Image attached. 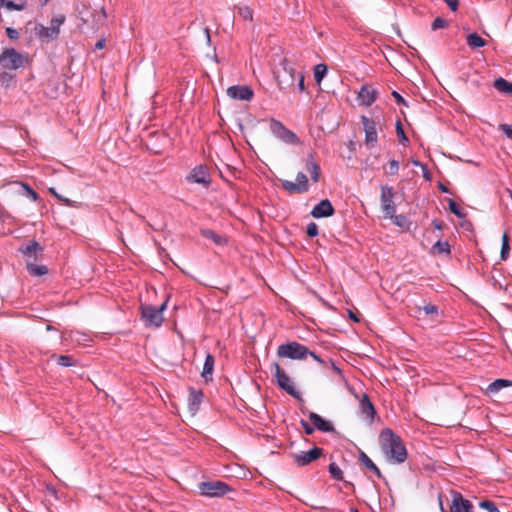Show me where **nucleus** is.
<instances>
[{
  "mask_svg": "<svg viewBox=\"0 0 512 512\" xmlns=\"http://www.w3.org/2000/svg\"><path fill=\"white\" fill-rule=\"evenodd\" d=\"M381 448L391 463L401 464L408 453L401 437L390 428H384L379 435Z\"/></svg>",
  "mask_w": 512,
  "mask_h": 512,
  "instance_id": "nucleus-1",
  "label": "nucleus"
},
{
  "mask_svg": "<svg viewBox=\"0 0 512 512\" xmlns=\"http://www.w3.org/2000/svg\"><path fill=\"white\" fill-rule=\"evenodd\" d=\"M169 297L158 307L151 304H141V318L146 327H160L164 321L163 311L167 307Z\"/></svg>",
  "mask_w": 512,
  "mask_h": 512,
  "instance_id": "nucleus-2",
  "label": "nucleus"
},
{
  "mask_svg": "<svg viewBox=\"0 0 512 512\" xmlns=\"http://www.w3.org/2000/svg\"><path fill=\"white\" fill-rule=\"evenodd\" d=\"M280 67L276 72V81L280 90H288L295 85L297 79V73L295 67L289 62L287 58H284L280 62Z\"/></svg>",
  "mask_w": 512,
  "mask_h": 512,
  "instance_id": "nucleus-3",
  "label": "nucleus"
},
{
  "mask_svg": "<svg viewBox=\"0 0 512 512\" xmlns=\"http://www.w3.org/2000/svg\"><path fill=\"white\" fill-rule=\"evenodd\" d=\"M65 20V15L61 14L51 19L49 27H46L43 24H36L34 27V33L42 41L49 42L56 40L60 34V27L64 24Z\"/></svg>",
  "mask_w": 512,
  "mask_h": 512,
  "instance_id": "nucleus-4",
  "label": "nucleus"
},
{
  "mask_svg": "<svg viewBox=\"0 0 512 512\" xmlns=\"http://www.w3.org/2000/svg\"><path fill=\"white\" fill-rule=\"evenodd\" d=\"M272 370H274V377L276 378L277 385L280 389L284 390L287 394L292 396L298 401H303L301 393L292 384L290 377L280 367L277 362L272 364Z\"/></svg>",
  "mask_w": 512,
  "mask_h": 512,
  "instance_id": "nucleus-5",
  "label": "nucleus"
},
{
  "mask_svg": "<svg viewBox=\"0 0 512 512\" xmlns=\"http://www.w3.org/2000/svg\"><path fill=\"white\" fill-rule=\"evenodd\" d=\"M310 353V350L303 344L291 341L282 344L277 349V355L279 357L289 358L292 360H304Z\"/></svg>",
  "mask_w": 512,
  "mask_h": 512,
  "instance_id": "nucleus-6",
  "label": "nucleus"
},
{
  "mask_svg": "<svg viewBox=\"0 0 512 512\" xmlns=\"http://www.w3.org/2000/svg\"><path fill=\"white\" fill-rule=\"evenodd\" d=\"M271 133L286 144L299 145L301 143L299 137L290 129L286 128L284 124L274 118L270 119Z\"/></svg>",
  "mask_w": 512,
  "mask_h": 512,
  "instance_id": "nucleus-7",
  "label": "nucleus"
},
{
  "mask_svg": "<svg viewBox=\"0 0 512 512\" xmlns=\"http://www.w3.org/2000/svg\"><path fill=\"white\" fill-rule=\"evenodd\" d=\"M198 488L200 494L207 497H222L233 490L226 482L220 480L201 482Z\"/></svg>",
  "mask_w": 512,
  "mask_h": 512,
  "instance_id": "nucleus-8",
  "label": "nucleus"
},
{
  "mask_svg": "<svg viewBox=\"0 0 512 512\" xmlns=\"http://www.w3.org/2000/svg\"><path fill=\"white\" fill-rule=\"evenodd\" d=\"M0 65L5 69L16 70L24 66V56L14 48L4 49L0 54Z\"/></svg>",
  "mask_w": 512,
  "mask_h": 512,
  "instance_id": "nucleus-9",
  "label": "nucleus"
},
{
  "mask_svg": "<svg viewBox=\"0 0 512 512\" xmlns=\"http://www.w3.org/2000/svg\"><path fill=\"white\" fill-rule=\"evenodd\" d=\"M186 180L189 183H197L205 188H208L212 182L211 176L209 173V168L207 165H197L195 166L191 172L186 176Z\"/></svg>",
  "mask_w": 512,
  "mask_h": 512,
  "instance_id": "nucleus-10",
  "label": "nucleus"
},
{
  "mask_svg": "<svg viewBox=\"0 0 512 512\" xmlns=\"http://www.w3.org/2000/svg\"><path fill=\"white\" fill-rule=\"evenodd\" d=\"M395 191L392 186H381V208L385 217H392L396 213V205L394 203Z\"/></svg>",
  "mask_w": 512,
  "mask_h": 512,
  "instance_id": "nucleus-11",
  "label": "nucleus"
},
{
  "mask_svg": "<svg viewBox=\"0 0 512 512\" xmlns=\"http://www.w3.org/2000/svg\"><path fill=\"white\" fill-rule=\"evenodd\" d=\"M323 455V449L317 446H314L309 451H300L298 453H291V457L294 460V463L298 467H304L312 463L313 461L319 459Z\"/></svg>",
  "mask_w": 512,
  "mask_h": 512,
  "instance_id": "nucleus-12",
  "label": "nucleus"
},
{
  "mask_svg": "<svg viewBox=\"0 0 512 512\" xmlns=\"http://www.w3.org/2000/svg\"><path fill=\"white\" fill-rule=\"evenodd\" d=\"M361 123L365 132L364 143L367 148L372 149L378 143V133L376 129V122L367 116H361Z\"/></svg>",
  "mask_w": 512,
  "mask_h": 512,
  "instance_id": "nucleus-13",
  "label": "nucleus"
},
{
  "mask_svg": "<svg viewBox=\"0 0 512 512\" xmlns=\"http://www.w3.org/2000/svg\"><path fill=\"white\" fill-rule=\"evenodd\" d=\"M18 251L26 256L27 260H31L34 263L41 261L44 256V248L36 240H30L27 244L21 245Z\"/></svg>",
  "mask_w": 512,
  "mask_h": 512,
  "instance_id": "nucleus-14",
  "label": "nucleus"
},
{
  "mask_svg": "<svg viewBox=\"0 0 512 512\" xmlns=\"http://www.w3.org/2000/svg\"><path fill=\"white\" fill-rule=\"evenodd\" d=\"M227 95L235 100L250 101L254 96V91L248 85H233L227 89Z\"/></svg>",
  "mask_w": 512,
  "mask_h": 512,
  "instance_id": "nucleus-15",
  "label": "nucleus"
},
{
  "mask_svg": "<svg viewBox=\"0 0 512 512\" xmlns=\"http://www.w3.org/2000/svg\"><path fill=\"white\" fill-rule=\"evenodd\" d=\"M377 96L378 91L371 85L365 84L362 85L360 91L358 92L357 99L360 105L369 107L376 101Z\"/></svg>",
  "mask_w": 512,
  "mask_h": 512,
  "instance_id": "nucleus-16",
  "label": "nucleus"
},
{
  "mask_svg": "<svg viewBox=\"0 0 512 512\" xmlns=\"http://www.w3.org/2000/svg\"><path fill=\"white\" fill-rule=\"evenodd\" d=\"M335 213V209L328 199L321 200L311 210V216L314 218L330 217Z\"/></svg>",
  "mask_w": 512,
  "mask_h": 512,
  "instance_id": "nucleus-17",
  "label": "nucleus"
},
{
  "mask_svg": "<svg viewBox=\"0 0 512 512\" xmlns=\"http://www.w3.org/2000/svg\"><path fill=\"white\" fill-rule=\"evenodd\" d=\"M450 512H473V505L469 500L463 498L461 493L455 492Z\"/></svg>",
  "mask_w": 512,
  "mask_h": 512,
  "instance_id": "nucleus-18",
  "label": "nucleus"
},
{
  "mask_svg": "<svg viewBox=\"0 0 512 512\" xmlns=\"http://www.w3.org/2000/svg\"><path fill=\"white\" fill-rule=\"evenodd\" d=\"M308 418L310 422L314 425V428L321 432L329 433L335 431V428L330 421L325 420L315 412H308Z\"/></svg>",
  "mask_w": 512,
  "mask_h": 512,
  "instance_id": "nucleus-19",
  "label": "nucleus"
},
{
  "mask_svg": "<svg viewBox=\"0 0 512 512\" xmlns=\"http://www.w3.org/2000/svg\"><path fill=\"white\" fill-rule=\"evenodd\" d=\"M359 410H360V413L369 422L373 421V419L376 415V409L367 394L362 395V398L360 399V402H359Z\"/></svg>",
  "mask_w": 512,
  "mask_h": 512,
  "instance_id": "nucleus-20",
  "label": "nucleus"
},
{
  "mask_svg": "<svg viewBox=\"0 0 512 512\" xmlns=\"http://www.w3.org/2000/svg\"><path fill=\"white\" fill-rule=\"evenodd\" d=\"M306 170L311 174V178L314 182H318L320 178V166L315 161L312 154H309L305 159Z\"/></svg>",
  "mask_w": 512,
  "mask_h": 512,
  "instance_id": "nucleus-21",
  "label": "nucleus"
},
{
  "mask_svg": "<svg viewBox=\"0 0 512 512\" xmlns=\"http://www.w3.org/2000/svg\"><path fill=\"white\" fill-rule=\"evenodd\" d=\"M359 462L369 471L373 472L379 479L383 478V475L380 469L375 465V463L367 456V454L363 451L359 452L358 456Z\"/></svg>",
  "mask_w": 512,
  "mask_h": 512,
  "instance_id": "nucleus-22",
  "label": "nucleus"
},
{
  "mask_svg": "<svg viewBox=\"0 0 512 512\" xmlns=\"http://www.w3.org/2000/svg\"><path fill=\"white\" fill-rule=\"evenodd\" d=\"M203 397H204V393L202 390H197L193 387H190L189 388V399H188L189 400V409L191 411L198 410Z\"/></svg>",
  "mask_w": 512,
  "mask_h": 512,
  "instance_id": "nucleus-23",
  "label": "nucleus"
},
{
  "mask_svg": "<svg viewBox=\"0 0 512 512\" xmlns=\"http://www.w3.org/2000/svg\"><path fill=\"white\" fill-rule=\"evenodd\" d=\"M200 234L211 241H213L218 246H224L227 244V238L216 233L215 231L211 229H201Z\"/></svg>",
  "mask_w": 512,
  "mask_h": 512,
  "instance_id": "nucleus-24",
  "label": "nucleus"
},
{
  "mask_svg": "<svg viewBox=\"0 0 512 512\" xmlns=\"http://www.w3.org/2000/svg\"><path fill=\"white\" fill-rule=\"evenodd\" d=\"M26 269L33 277H39L48 273V268L45 265H38L31 260H26Z\"/></svg>",
  "mask_w": 512,
  "mask_h": 512,
  "instance_id": "nucleus-25",
  "label": "nucleus"
},
{
  "mask_svg": "<svg viewBox=\"0 0 512 512\" xmlns=\"http://www.w3.org/2000/svg\"><path fill=\"white\" fill-rule=\"evenodd\" d=\"M214 364H215L214 356L212 354L208 353L205 357V362H204L203 371H202V377L205 379L206 382H208L209 380H212Z\"/></svg>",
  "mask_w": 512,
  "mask_h": 512,
  "instance_id": "nucleus-26",
  "label": "nucleus"
},
{
  "mask_svg": "<svg viewBox=\"0 0 512 512\" xmlns=\"http://www.w3.org/2000/svg\"><path fill=\"white\" fill-rule=\"evenodd\" d=\"M467 45L472 49L482 48L486 45V40L476 32L470 33L466 38Z\"/></svg>",
  "mask_w": 512,
  "mask_h": 512,
  "instance_id": "nucleus-27",
  "label": "nucleus"
},
{
  "mask_svg": "<svg viewBox=\"0 0 512 512\" xmlns=\"http://www.w3.org/2000/svg\"><path fill=\"white\" fill-rule=\"evenodd\" d=\"M431 253L434 255H450L451 246L447 241L438 240L431 248Z\"/></svg>",
  "mask_w": 512,
  "mask_h": 512,
  "instance_id": "nucleus-28",
  "label": "nucleus"
},
{
  "mask_svg": "<svg viewBox=\"0 0 512 512\" xmlns=\"http://www.w3.org/2000/svg\"><path fill=\"white\" fill-rule=\"evenodd\" d=\"M392 219L393 223L400 227L403 231H409L412 225V222L409 220V218L406 215L400 214L397 215L394 213V216L389 217Z\"/></svg>",
  "mask_w": 512,
  "mask_h": 512,
  "instance_id": "nucleus-29",
  "label": "nucleus"
},
{
  "mask_svg": "<svg viewBox=\"0 0 512 512\" xmlns=\"http://www.w3.org/2000/svg\"><path fill=\"white\" fill-rule=\"evenodd\" d=\"M0 5L8 10L21 11L25 9L27 0H0Z\"/></svg>",
  "mask_w": 512,
  "mask_h": 512,
  "instance_id": "nucleus-30",
  "label": "nucleus"
},
{
  "mask_svg": "<svg viewBox=\"0 0 512 512\" xmlns=\"http://www.w3.org/2000/svg\"><path fill=\"white\" fill-rule=\"evenodd\" d=\"M512 386V381L507 379H496L490 383L487 387V392L495 393L503 388Z\"/></svg>",
  "mask_w": 512,
  "mask_h": 512,
  "instance_id": "nucleus-31",
  "label": "nucleus"
},
{
  "mask_svg": "<svg viewBox=\"0 0 512 512\" xmlns=\"http://www.w3.org/2000/svg\"><path fill=\"white\" fill-rule=\"evenodd\" d=\"M494 88L504 94H512V82L504 78H498L494 81Z\"/></svg>",
  "mask_w": 512,
  "mask_h": 512,
  "instance_id": "nucleus-32",
  "label": "nucleus"
},
{
  "mask_svg": "<svg viewBox=\"0 0 512 512\" xmlns=\"http://www.w3.org/2000/svg\"><path fill=\"white\" fill-rule=\"evenodd\" d=\"M234 9L237 10L238 15L245 21H253L254 12L249 6L236 5Z\"/></svg>",
  "mask_w": 512,
  "mask_h": 512,
  "instance_id": "nucleus-33",
  "label": "nucleus"
},
{
  "mask_svg": "<svg viewBox=\"0 0 512 512\" xmlns=\"http://www.w3.org/2000/svg\"><path fill=\"white\" fill-rule=\"evenodd\" d=\"M15 184H18L23 189L22 194L31 198L33 201H37L39 199L38 193L27 183L25 182H15Z\"/></svg>",
  "mask_w": 512,
  "mask_h": 512,
  "instance_id": "nucleus-34",
  "label": "nucleus"
},
{
  "mask_svg": "<svg viewBox=\"0 0 512 512\" xmlns=\"http://www.w3.org/2000/svg\"><path fill=\"white\" fill-rule=\"evenodd\" d=\"M328 471L330 473V476L336 480V481H344V475L340 467L335 463L332 462L328 466Z\"/></svg>",
  "mask_w": 512,
  "mask_h": 512,
  "instance_id": "nucleus-35",
  "label": "nucleus"
},
{
  "mask_svg": "<svg viewBox=\"0 0 512 512\" xmlns=\"http://www.w3.org/2000/svg\"><path fill=\"white\" fill-rule=\"evenodd\" d=\"M327 71H328V66L323 63L317 64L314 67V78L318 84H320L322 79L325 77V75L327 74Z\"/></svg>",
  "mask_w": 512,
  "mask_h": 512,
  "instance_id": "nucleus-36",
  "label": "nucleus"
},
{
  "mask_svg": "<svg viewBox=\"0 0 512 512\" xmlns=\"http://www.w3.org/2000/svg\"><path fill=\"white\" fill-rule=\"evenodd\" d=\"M509 252H510L509 237H508L507 233L505 232L502 237L500 258L502 260H506L509 256Z\"/></svg>",
  "mask_w": 512,
  "mask_h": 512,
  "instance_id": "nucleus-37",
  "label": "nucleus"
},
{
  "mask_svg": "<svg viewBox=\"0 0 512 512\" xmlns=\"http://www.w3.org/2000/svg\"><path fill=\"white\" fill-rule=\"evenodd\" d=\"M281 186L289 193H304L297 183H294L289 180H282Z\"/></svg>",
  "mask_w": 512,
  "mask_h": 512,
  "instance_id": "nucleus-38",
  "label": "nucleus"
},
{
  "mask_svg": "<svg viewBox=\"0 0 512 512\" xmlns=\"http://www.w3.org/2000/svg\"><path fill=\"white\" fill-rule=\"evenodd\" d=\"M56 363L63 367H72L76 364V361L70 355H60L56 358Z\"/></svg>",
  "mask_w": 512,
  "mask_h": 512,
  "instance_id": "nucleus-39",
  "label": "nucleus"
},
{
  "mask_svg": "<svg viewBox=\"0 0 512 512\" xmlns=\"http://www.w3.org/2000/svg\"><path fill=\"white\" fill-rule=\"evenodd\" d=\"M448 205H449L450 212L453 213L455 216H457L458 218H465L466 217V213H464L459 208V206L457 205V203L453 199H448Z\"/></svg>",
  "mask_w": 512,
  "mask_h": 512,
  "instance_id": "nucleus-40",
  "label": "nucleus"
},
{
  "mask_svg": "<svg viewBox=\"0 0 512 512\" xmlns=\"http://www.w3.org/2000/svg\"><path fill=\"white\" fill-rule=\"evenodd\" d=\"M396 133H397L400 143H402L403 145H406L409 142V139L404 132V129H403V126H402V123L400 120H398L396 122Z\"/></svg>",
  "mask_w": 512,
  "mask_h": 512,
  "instance_id": "nucleus-41",
  "label": "nucleus"
},
{
  "mask_svg": "<svg viewBox=\"0 0 512 512\" xmlns=\"http://www.w3.org/2000/svg\"><path fill=\"white\" fill-rule=\"evenodd\" d=\"M296 181L303 192L308 191V178L303 172L296 175Z\"/></svg>",
  "mask_w": 512,
  "mask_h": 512,
  "instance_id": "nucleus-42",
  "label": "nucleus"
},
{
  "mask_svg": "<svg viewBox=\"0 0 512 512\" xmlns=\"http://www.w3.org/2000/svg\"><path fill=\"white\" fill-rule=\"evenodd\" d=\"M479 507L488 512H500L496 504L491 500H483L479 503Z\"/></svg>",
  "mask_w": 512,
  "mask_h": 512,
  "instance_id": "nucleus-43",
  "label": "nucleus"
},
{
  "mask_svg": "<svg viewBox=\"0 0 512 512\" xmlns=\"http://www.w3.org/2000/svg\"><path fill=\"white\" fill-rule=\"evenodd\" d=\"M449 26V22L441 17H437L434 19V21L431 24V29L433 31L438 29H444Z\"/></svg>",
  "mask_w": 512,
  "mask_h": 512,
  "instance_id": "nucleus-44",
  "label": "nucleus"
},
{
  "mask_svg": "<svg viewBox=\"0 0 512 512\" xmlns=\"http://www.w3.org/2000/svg\"><path fill=\"white\" fill-rule=\"evenodd\" d=\"M418 310H423L426 315L430 316H437L439 312L438 306L431 303L424 305L423 308L418 307Z\"/></svg>",
  "mask_w": 512,
  "mask_h": 512,
  "instance_id": "nucleus-45",
  "label": "nucleus"
},
{
  "mask_svg": "<svg viewBox=\"0 0 512 512\" xmlns=\"http://www.w3.org/2000/svg\"><path fill=\"white\" fill-rule=\"evenodd\" d=\"M399 172V162L398 160L392 159L388 163V169L386 170V173L390 176H395Z\"/></svg>",
  "mask_w": 512,
  "mask_h": 512,
  "instance_id": "nucleus-46",
  "label": "nucleus"
},
{
  "mask_svg": "<svg viewBox=\"0 0 512 512\" xmlns=\"http://www.w3.org/2000/svg\"><path fill=\"white\" fill-rule=\"evenodd\" d=\"M14 79V76L8 72L0 73V85L4 87L10 86Z\"/></svg>",
  "mask_w": 512,
  "mask_h": 512,
  "instance_id": "nucleus-47",
  "label": "nucleus"
},
{
  "mask_svg": "<svg viewBox=\"0 0 512 512\" xmlns=\"http://www.w3.org/2000/svg\"><path fill=\"white\" fill-rule=\"evenodd\" d=\"M306 234L310 238H314L319 234L318 226L314 222H310L306 228Z\"/></svg>",
  "mask_w": 512,
  "mask_h": 512,
  "instance_id": "nucleus-48",
  "label": "nucleus"
},
{
  "mask_svg": "<svg viewBox=\"0 0 512 512\" xmlns=\"http://www.w3.org/2000/svg\"><path fill=\"white\" fill-rule=\"evenodd\" d=\"M328 365L330 366L334 373H336L341 379H344L342 369L339 368L331 358H328L327 360V366Z\"/></svg>",
  "mask_w": 512,
  "mask_h": 512,
  "instance_id": "nucleus-49",
  "label": "nucleus"
},
{
  "mask_svg": "<svg viewBox=\"0 0 512 512\" xmlns=\"http://www.w3.org/2000/svg\"><path fill=\"white\" fill-rule=\"evenodd\" d=\"M300 424L302 428L304 429V432L306 435H312L315 431L314 425H310L307 421L301 419Z\"/></svg>",
  "mask_w": 512,
  "mask_h": 512,
  "instance_id": "nucleus-50",
  "label": "nucleus"
},
{
  "mask_svg": "<svg viewBox=\"0 0 512 512\" xmlns=\"http://www.w3.org/2000/svg\"><path fill=\"white\" fill-rule=\"evenodd\" d=\"M499 129L505 134V136L509 139H512V125L511 124H501Z\"/></svg>",
  "mask_w": 512,
  "mask_h": 512,
  "instance_id": "nucleus-51",
  "label": "nucleus"
},
{
  "mask_svg": "<svg viewBox=\"0 0 512 512\" xmlns=\"http://www.w3.org/2000/svg\"><path fill=\"white\" fill-rule=\"evenodd\" d=\"M6 35L11 40H17L19 38V32L16 29L12 28V27H7L6 28Z\"/></svg>",
  "mask_w": 512,
  "mask_h": 512,
  "instance_id": "nucleus-52",
  "label": "nucleus"
},
{
  "mask_svg": "<svg viewBox=\"0 0 512 512\" xmlns=\"http://www.w3.org/2000/svg\"><path fill=\"white\" fill-rule=\"evenodd\" d=\"M391 95L393 96L397 104L408 106L406 100L397 91H393Z\"/></svg>",
  "mask_w": 512,
  "mask_h": 512,
  "instance_id": "nucleus-53",
  "label": "nucleus"
},
{
  "mask_svg": "<svg viewBox=\"0 0 512 512\" xmlns=\"http://www.w3.org/2000/svg\"><path fill=\"white\" fill-rule=\"evenodd\" d=\"M297 79H298V89L300 92L305 91V85H304V74L302 72L297 73Z\"/></svg>",
  "mask_w": 512,
  "mask_h": 512,
  "instance_id": "nucleus-54",
  "label": "nucleus"
},
{
  "mask_svg": "<svg viewBox=\"0 0 512 512\" xmlns=\"http://www.w3.org/2000/svg\"><path fill=\"white\" fill-rule=\"evenodd\" d=\"M49 192L52 195H54L56 198H58L59 200L63 201L66 205H68V206L71 205V201L69 199L64 198L61 195H59V193L56 192L55 188H49Z\"/></svg>",
  "mask_w": 512,
  "mask_h": 512,
  "instance_id": "nucleus-55",
  "label": "nucleus"
},
{
  "mask_svg": "<svg viewBox=\"0 0 512 512\" xmlns=\"http://www.w3.org/2000/svg\"><path fill=\"white\" fill-rule=\"evenodd\" d=\"M309 356H311L314 360H316L318 363L322 364L323 367H327V361L320 356H318L315 352L310 350V353H308Z\"/></svg>",
  "mask_w": 512,
  "mask_h": 512,
  "instance_id": "nucleus-56",
  "label": "nucleus"
},
{
  "mask_svg": "<svg viewBox=\"0 0 512 512\" xmlns=\"http://www.w3.org/2000/svg\"><path fill=\"white\" fill-rule=\"evenodd\" d=\"M444 2L448 5V7L453 11H457L459 0H444Z\"/></svg>",
  "mask_w": 512,
  "mask_h": 512,
  "instance_id": "nucleus-57",
  "label": "nucleus"
},
{
  "mask_svg": "<svg viewBox=\"0 0 512 512\" xmlns=\"http://www.w3.org/2000/svg\"><path fill=\"white\" fill-rule=\"evenodd\" d=\"M421 169H422L423 177L426 180L430 181L431 180V172L429 171L428 166L426 164H423V165H421Z\"/></svg>",
  "mask_w": 512,
  "mask_h": 512,
  "instance_id": "nucleus-58",
  "label": "nucleus"
},
{
  "mask_svg": "<svg viewBox=\"0 0 512 512\" xmlns=\"http://www.w3.org/2000/svg\"><path fill=\"white\" fill-rule=\"evenodd\" d=\"M432 224L437 230H442L444 228V223L441 220L434 219Z\"/></svg>",
  "mask_w": 512,
  "mask_h": 512,
  "instance_id": "nucleus-59",
  "label": "nucleus"
},
{
  "mask_svg": "<svg viewBox=\"0 0 512 512\" xmlns=\"http://www.w3.org/2000/svg\"><path fill=\"white\" fill-rule=\"evenodd\" d=\"M348 315H349V318L354 321L355 323H359L360 322V318L357 316L356 313H354L353 311L351 310H348Z\"/></svg>",
  "mask_w": 512,
  "mask_h": 512,
  "instance_id": "nucleus-60",
  "label": "nucleus"
},
{
  "mask_svg": "<svg viewBox=\"0 0 512 512\" xmlns=\"http://www.w3.org/2000/svg\"><path fill=\"white\" fill-rule=\"evenodd\" d=\"M105 47V40L104 39H100L96 42L95 44V50H99V49H102Z\"/></svg>",
  "mask_w": 512,
  "mask_h": 512,
  "instance_id": "nucleus-61",
  "label": "nucleus"
},
{
  "mask_svg": "<svg viewBox=\"0 0 512 512\" xmlns=\"http://www.w3.org/2000/svg\"><path fill=\"white\" fill-rule=\"evenodd\" d=\"M438 188L443 193H449V189L441 182L438 183Z\"/></svg>",
  "mask_w": 512,
  "mask_h": 512,
  "instance_id": "nucleus-62",
  "label": "nucleus"
},
{
  "mask_svg": "<svg viewBox=\"0 0 512 512\" xmlns=\"http://www.w3.org/2000/svg\"><path fill=\"white\" fill-rule=\"evenodd\" d=\"M411 163L416 166V167H421V165H423V163H421L419 160L417 159H414V158H411Z\"/></svg>",
  "mask_w": 512,
  "mask_h": 512,
  "instance_id": "nucleus-63",
  "label": "nucleus"
},
{
  "mask_svg": "<svg viewBox=\"0 0 512 512\" xmlns=\"http://www.w3.org/2000/svg\"><path fill=\"white\" fill-rule=\"evenodd\" d=\"M505 192L508 194V196L510 197V199L512 200V190L509 189V188H506L505 189Z\"/></svg>",
  "mask_w": 512,
  "mask_h": 512,
  "instance_id": "nucleus-64",
  "label": "nucleus"
}]
</instances>
